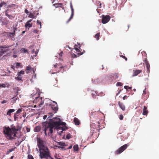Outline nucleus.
<instances>
[{"label":"nucleus","mask_w":159,"mask_h":159,"mask_svg":"<svg viewBox=\"0 0 159 159\" xmlns=\"http://www.w3.org/2000/svg\"><path fill=\"white\" fill-rule=\"evenodd\" d=\"M110 19V16L108 15H106L104 16V15L102 16V23L104 24H106L107 23Z\"/></svg>","instance_id":"nucleus-9"},{"label":"nucleus","mask_w":159,"mask_h":159,"mask_svg":"<svg viewBox=\"0 0 159 159\" xmlns=\"http://www.w3.org/2000/svg\"><path fill=\"white\" fill-rule=\"evenodd\" d=\"M74 121L75 124L76 125H79L80 124L79 120L77 118L75 117L74 118Z\"/></svg>","instance_id":"nucleus-18"},{"label":"nucleus","mask_w":159,"mask_h":159,"mask_svg":"<svg viewBox=\"0 0 159 159\" xmlns=\"http://www.w3.org/2000/svg\"><path fill=\"white\" fill-rule=\"evenodd\" d=\"M51 122L50 120L49 121H46L43 123V126L44 127V131L45 135L47 136V131H48V134H52L53 132V129L54 128L52 127V126L50 125V123Z\"/></svg>","instance_id":"nucleus-4"},{"label":"nucleus","mask_w":159,"mask_h":159,"mask_svg":"<svg viewBox=\"0 0 159 159\" xmlns=\"http://www.w3.org/2000/svg\"><path fill=\"white\" fill-rule=\"evenodd\" d=\"M15 5L14 4H12L11 5H9L8 6V7H14L15 6Z\"/></svg>","instance_id":"nucleus-52"},{"label":"nucleus","mask_w":159,"mask_h":159,"mask_svg":"<svg viewBox=\"0 0 159 159\" xmlns=\"http://www.w3.org/2000/svg\"><path fill=\"white\" fill-rule=\"evenodd\" d=\"M37 23L38 25H39V29H41V25L40 21L39 20H37Z\"/></svg>","instance_id":"nucleus-38"},{"label":"nucleus","mask_w":159,"mask_h":159,"mask_svg":"<svg viewBox=\"0 0 159 159\" xmlns=\"http://www.w3.org/2000/svg\"><path fill=\"white\" fill-rule=\"evenodd\" d=\"M148 111L147 110V107L145 106H144L142 114L143 115H146L148 113Z\"/></svg>","instance_id":"nucleus-15"},{"label":"nucleus","mask_w":159,"mask_h":159,"mask_svg":"<svg viewBox=\"0 0 159 159\" xmlns=\"http://www.w3.org/2000/svg\"><path fill=\"white\" fill-rule=\"evenodd\" d=\"M7 24V23H6V22H5L3 20L2 21V25H5Z\"/></svg>","instance_id":"nucleus-54"},{"label":"nucleus","mask_w":159,"mask_h":159,"mask_svg":"<svg viewBox=\"0 0 159 159\" xmlns=\"http://www.w3.org/2000/svg\"><path fill=\"white\" fill-rule=\"evenodd\" d=\"M54 68H56V70L57 72H59L61 71V70L64 68V67L61 64H56L54 65Z\"/></svg>","instance_id":"nucleus-11"},{"label":"nucleus","mask_w":159,"mask_h":159,"mask_svg":"<svg viewBox=\"0 0 159 159\" xmlns=\"http://www.w3.org/2000/svg\"><path fill=\"white\" fill-rule=\"evenodd\" d=\"M26 130L27 132H29L30 131V129L29 128H28L27 127L26 128Z\"/></svg>","instance_id":"nucleus-56"},{"label":"nucleus","mask_w":159,"mask_h":159,"mask_svg":"<svg viewBox=\"0 0 159 159\" xmlns=\"http://www.w3.org/2000/svg\"><path fill=\"white\" fill-rule=\"evenodd\" d=\"M53 115V114H52V113H49L48 114V115H47L48 116V120H49V121H50L49 119H50V118Z\"/></svg>","instance_id":"nucleus-28"},{"label":"nucleus","mask_w":159,"mask_h":159,"mask_svg":"<svg viewBox=\"0 0 159 159\" xmlns=\"http://www.w3.org/2000/svg\"><path fill=\"white\" fill-rule=\"evenodd\" d=\"M98 125L97 126L94 128V130L93 131L95 132H97V131H98L100 129H102V128H104L103 125H100V123L99 122H98Z\"/></svg>","instance_id":"nucleus-13"},{"label":"nucleus","mask_w":159,"mask_h":159,"mask_svg":"<svg viewBox=\"0 0 159 159\" xmlns=\"http://www.w3.org/2000/svg\"><path fill=\"white\" fill-rule=\"evenodd\" d=\"M14 148H11V149H9V150H8L7 152L6 153V154H9L10 152L13 151L14 150Z\"/></svg>","instance_id":"nucleus-37"},{"label":"nucleus","mask_w":159,"mask_h":159,"mask_svg":"<svg viewBox=\"0 0 159 159\" xmlns=\"http://www.w3.org/2000/svg\"><path fill=\"white\" fill-rule=\"evenodd\" d=\"M42 98H40L39 97H37L36 98V99L34 101H37V100H40V103L39 104V106L40 107H41V106L43 104L44 101L43 100H42Z\"/></svg>","instance_id":"nucleus-17"},{"label":"nucleus","mask_w":159,"mask_h":159,"mask_svg":"<svg viewBox=\"0 0 159 159\" xmlns=\"http://www.w3.org/2000/svg\"><path fill=\"white\" fill-rule=\"evenodd\" d=\"M32 24H30V23H28L27 22H26V23L25 24V27L26 28H28V29H29V28L32 27Z\"/></svg>","instance_id":"nucleus-22"},{"label":"nucleus","mask_w":159,"mask_h":159,"mask_svg":"<svg viewBox=\"0 0 159 159\" xmlns=\"http://www.w3.org/2000/svg\"><path fill=\"white\" fill-rule=\"evenodd\" d=\"M54 103V104H47V105H49L50 106H51V107L54 111H55V112H54V113H55L57 112V111L58 110V105L57 104V103L54 101H52Z\"/></svg>","instance_id":"nucleus-8"},{"label":"nucleus","mask_w":159,"mask_h":159,"mask_svg":"<svg viewBox=\"0 0 159 159\" xmlns=\"http://www.w3.org/2000/svg\"><path fill=\"white\" fill-rule=\"evenodd\" d=\"M6 4V3L3 1H2L0 3V7H2L3 5H5Z\"/></svg>","instance_id":"nucleus-36"},{"label":"nucleus","mask_w":159,"mask_h":159,"mask_svg":"<svg viewBox=\"0 0 159 159\" xmlns=\"http://www.w3.org/2000/svg\"><path fill=\"white\" fill-rule=\"evenodd\" d=\"M39 157L41 159H48V157L51 159H53L50 156V153L48 148L44 147V148L39 149Z\"/></svg>","instance_id":"nucleus-3"},{"label":"nucleus","mask_w":159,"mask_h":159,"mask_svg":"<svg viewBox=\"0 0 159 159\" xmlns=\"http://www.w3.org/2000/svg\"><path fill=\"white\" fill-rule=\"evenodd\" d=\"M100 36V33H99L96 34L94 36L95 38L97 40H98L99 39Z\"/></svg>","instance_id":"nucleus-26"},{"label":"nucleus","mask_w":159,"mask_h":159,"mask_svg":"<svg viewBox=\"0 0 159 159\" xmlns=\"http://www.w3.org/2000/svg\"><path fill=\"white\" fill-rule=\"evenodd\" d=\"M28 159H34L33 157L31 155H28Z\"/></svg>","instance_id":"nucleus-43"},{"label":"nucleus","mask_w":159,"mask_h":159,"mask_svg":"<svg viewBox=\"0 0 159 159\" xmlns=\"http://www.w3.org/2000/svg\"><path fill=\"white\" fill-rule=\"evenodd\" d=\"M73 148L75 151H77L78 150V146L77 145H75L73 146Z\"/></svg>","instance_id":"nucleus-31"},{"label":"nucleus","mask_w":159,"mask_h":159,"mask_svg":"<svg viewBox=\"0 0 159 159\" xmlns=\"http://www.w3.org/2000/svg\"><path fill=\"white\" fill-rule=\"evenodd\" d=\"M41 130V128L39 126H37L34 128V131L35 132H39Z\"/></svg>","instance_id":"nucleus-24"},{"label":"nucleus","mask_w":159,"mask_h":159,"mask_svg":"<svg viewBox=\"0 0 159 159\" xmlns=\"http://www.w3.org/2000/svg\"><path fill=\"white\" fill-rule=\"evenodd\" d=\"M20 66V63H17L16 64V68H18Z\"/></svg>","instance_id":"nucleus-46"},{"label":"nucleus","mask_w":159,"mask_h":159,"mask_svg":"<svg viewBox=\"0 0 159 159\" xmlns=\"http://www.w3.org/2000/svg\"><path fill=\"white\" fill-rule=\"evenodd\" d=\"M146 68L148 72L149 73L150 71V66L149 64H148L146 65Z\"/></svg>","instance_id":"nucleus-27"},{"label":"nucleus","mask_w":159,"mask_h":159,"mask_svg":"<svg viewBox=\"0 0 159 159\" xmlns=\"http://www.w3.org/2000/svg\"><path fill=\"white\" fill-rule=\"evenodd\" d=\"M20 129V128L16 129L15 126H11V128L9 127H5L3 128V132L6 135V138L9 140H12L16 136L17 131Z\"/></svg>","instance_id":"nucleus-1"},{"label":"nucleus","mask_w":159,"mask_h":159,"mask_svg":"<svg viewBox=\"0 0 159 159\" xmlns=\"http://www.w3.org/2000/svg\"><path fill=\"white\" fill-rule=\"evenodd\" d=\"M29 17L30 18H33L34 15L32 13H30L29 15Z\"/></svg>","instance_id":"nucleus-55"},{"label":"nucleus","mask_w":159,"mask_h":159,"mask_svg":"<svg viewBox=\"0 0 159 159\" xmlns=\"http://www.w3.org/2000/svg\"><path fill=\"white\" fill-rule=\"evenodd\" d=\"M32 21V20L30 19L29 20L27 21V22H28V23H30Z\"/></svg>","instance_id":"nucleus-62"},{"label":"nucleus","mask_w":159,"mask_h":159,"mask_svg":"<svg viewBox=\"0 0 159 159\" xmlns=\"http://www.w3.org/2000/svg\"><path fill=\"white\" fill-rule=\"evenodd\" d=\"M31 69V67L30 66H28L26 67V73L27 74L29 72L28 71H29Z\"/></svg>","instance_id":"nucleus-33"},{"label":"nucleus","mask_w":159,"mask_h":159,"mask_svg":"<svg viewBox=\"0 0 159 159\" xmlns=\"http://www.w3.org/2000/svg\"><path fill=\"white\" fill-rule=\"evenodd\" d=\"M22 111V110L21 109L19 108L18 109V110L17 111L16 113L17 114H18L20 113Z\"/></svg>","instance_id":"nucleus-45"},{"label":"nucleus","mask_w":159,"mask_h":159,"mask_svg":"<svg viewBox=\"0 0 159 159\" xmlns=\"http://www.w3.org/2000/svg\"><path fill=\"white\" fill-rule=\"evenodd\" d=\"M38 146L39 149L41 148H44V147H47L46 146L44 145V141L40 138H38L37 139Z\"/></svg>","instance_id":"nucleus-7"},{"label":"nucleus","mask_w":159,"mask_h":159,"mask_svg":"<svg viewBox=\"0 0 159 159\" xmlns=\"http://www.w3.org/2000/svg\"><path fill=\"white\" fill-rule=\"evenodd\" d=\"M15 111V110L14 109H9L7 112V115L9 116H11V113L14 112Z\"/></svg>","instance_id":"nucleus-20"},{"label":"nucleus","mask_w":159,"mask_h":159,"mask_svg":"<svg viewBox=\"0 0 159 159\" xmlns=\"http://www.w3.org/2000/svg\"><path fill=\"white\" fill-rule=\"evenodd\" d=\"M7 102V101H6V100H4L3 101L1 102V103H2V104H4V103H6Z\"/></svg>","instance_id":"nucleus-57"},{"label":"nucleus","mask_w":159,"mask_h":159,"mask_svg":"<svg viewBox=\"0 0 159 159\" xmlns=\"http://www.w3.org/2000/svg\"><path fill=\"white\" fill-rule=\"evenodd\" d=\"M6 33L10 37H13L14 35L15 34V30H14L13 32L12 33L6 32Z\"/></svg>","instance_id":"nucleus-21"},{"label":"nucleus","mask_w":159,"mask_h":159,"mask_svg":"<svg viewBox=\"0 0 159 159\" xmlns=\"http://www.w3.org/2000/svg\"><path fill=\"white\" fill-rule=\"evenodd\" d=\"M49 120L51 123L50 125L52 126L54 129H61L62 131H63L66 129H67V128L65 126L66 124V123L60 121H55V118L49 119Z\"/></svg>","instance_id":"nucleus-2"},{"label":"nucleus","mask_w":159,"mask_h":159,"mask_svg":"<svg viewBox=\"0 0 159 159\" xmlns=\"http://www.w3.org/2000/svg\"><path fill=\"white\" fill-rule=\"evenodd\" d=\"M11 68L13 69L14 70H15V66H11Z\"/></svg>","instance_id":"nucleus-61"},{"label":"nucleus","mask_w":159,"mask_h":159,"mask_svg":"<svg viewBox=\"0 0 159 159\" xmlns=\"http://www.w3.org/2000/svg\"><path fill=\"white\" fill-rule=\"evenodd\" d=\"M8 9H7V11H6L5 12V14L7 16L9 19H11V18H13L14 17L11 15H10L8 14Z\"/></svg>","instance_id":"nucleus-23"},{"label":"nucleus","mask_w":159,"mask_h":159,"mask_svg":"<svg viewBox=\"0 0 159 159\" xmlns=\"http://www.w3.org/2000/svg\"><path fill=\"white\" fill-rule=\"evenodd\" d=\"M58 144L59 145L64 146H65V143L62 142H59L58 143Z\"/></svg>","instance_id":"nucleus-34"},{"label":"nucleus","mask_w":159,"mask_h":159,"mask_svg":"<svg viewBox=\"0 0 159 159\" xmlns=\"http://www.w3.org/2000/svg\"><path fill=\"white\" fill-rule=\"evenodd\" d=\"M124 88L127 89L128 90V89H132V87H129L128 86H125L124 87Z\"/></svg>","instance_id":"nucleus-42"},{"label":"nucleus","mask_w":159,"mask_h":159,"mask_svg":"<svg viewBox=\"0 0 159 159\" xmlns=\"http://www.w3.org/2000/svg\"><path fill=\"white\" fill-rule=\"evenodd\" d=\"M122 85V84L120 82H117L116 83V85L118 86H121Z\"/></svg>","instance_id":"nucleus-44"},{"label":"nucleus","mask_w":159,"mask_h":159,"mask_svg":"<svg viewBox=\"0 0 159 159\" xmlns=\"http://www.w3.org/2000/svg\"><path fill=\"white\" fill-rule=\"evenodd\" d=\"M71 137V135L70 133L68 134L66 136V138L68 139Z\"/></svg>","instance_id":"nucleus-40"},{"label":"nucleus","mask_w":159,"mask_h":159,"mask_svg":"<svg viewBox=\"0 0 159 159\" xmlns=\"http://www.w3.org/2000/svg\"><path fill=\"white\" fill-rule=\"evenodd\" d=\"M142 98L143 99V100H146L148 98V96L146 94V95H144V96H143V94H142Z\"/></svg>","instance_id":"nucleus-41"},{"label":"nucleus","mask_w":159,"mask_h":159,"mask_svg":"<svg viewBox=\"0 0 159 159\" xmlns=\"http://www.w3.org/2000/svg\"><path fill=\"white\" fill-rule=\"evenodd\" d=\"M21 51L23 52L24 53H26L27 52V50L26 49H25V48H23L21 49Z\"/></svg>","instance_id":"nucleus-48"},{"label":"nucleus","mask_w":159,"mask_h":159,"mask_svg":"<svg viewBox=\"0 0 159 159\" xmlns=\"http://www.w3.org/2000/svg\"><path fill=\"white\" fill-rule=\"evenodd\" d=\"M24 72L25 71H24L21 70L18 73V75L19 76H20L21 74H24Z\"/></svg>","instance_id":"nucleus-35"},{"label":"nucleus","mask_w":159,"mask_h":159,"mask_svg":"<svg viewBox=\"0 0 159 159\" xmlns=\"http://www.w3.org/2000/svg\"><path fill=\"white\" fill-rule=\"evenodd\" d=\"M70 7L71 9V13L70 18L66 22L67 23H68L70 21L71 19L73 18V16H74V10L71 2L70 3Z\"/></svg>","instance_id":"nucleus-12"},{"label":"nucleus","mask_w":159,"mask_h":159,"mask_svg":"<svg viewBox=\"0 0 159 159\" xmlns=\"http://www.w3.org/2000/svg\"><path fill=\"white\" fill-rule=\"evenodd\" d=\"M15 79L18 80H22V78L20 76H19L15 77Z\"/></svg>","instance_id":"nucleus-39"},{"label":"nucleus","mask_w":159,"mask_h":159,"mask_svg":"<svg viewBox=\"0 0 159 159\" xmlns=\"http://www.w3.org/2000/svg\"><path fill=\"white\" fill-rule=\"evenodd\" d=\"M47 116H48L47 115H44L43 116V119L44 120L45 119L47 118Z\"/></svg>","instance_id":"nucleus-60"},{"label":"nucleus","mask_w":159,"mask_h":159,"mask_svg":"<svg viewBox=\"0 0 159 159\" xmlns=\"http://www.w3.org/2000/svg\"><path fill=\"white\" fill-rule=\"evenodd\" d=\"M34 52H35V54L34 55V57H36L38 53V52L36 51L35 52L34 50V49H33L31 51V53L32 54H33Z\"/></svg>","instance_id":"nucleus-32"},{"label":"nucleus","mask_w":159,"mask_h":159,"mask_svg":"<svg viewBox=\"0 0 159 159\" xmlns=\"http://www.w3.org/2000/svg\"><path fill=\"white\" fill-rule=\"evenodd\" d=\"M6 84H0V87H3V88H5L6 87Z\"/></svg>","instance_id":"nucleus-51"},{"label":"nucleus","mask_w":159,"mask_h":159,"mask_svg":"<svg viewBox=\"0 0 159 159\" xmlns=\"http://www.w3.org/2000/svg\"><path fill=\"white\" fill-rule=\"evenodd\" d=\"M63 4L61 3H57L55 4H54L53 5L55 7V8H57L58 7H61V6H62Z\"/></svg>","instance_id":"nucleus-19"},{"label":"nucleus","mask_w":159,"mask_h":159,"mask_svg":"<svg viewBox=\"0 0 159 159\" xmlns=\"http://www.w3.org/2000/svg\"><path fill=\"white\" fill-rule=\"evenodd\" d=\"M122 57L123 58H124V59H125V60L126 61H127V58L126 57H125V56H123Z\"/></svg>","instance_id":"nucleus-64"},{"label":"nucleus","mask_w":159,"mask_h":159,"mask_svg":"<svg viewBox=\"0 0 159 159\" xmlns=\"http://www.w3.org/2000/svg\"><path fill=\"white\" fill-rule=\"evenodd\" d=\"M17 118V116H14V120H16Z\"/></svg>","instance_id":"nucleus-63"},{"label":"nucleus","mask_w":159,"mask_h":159,"mask_svg":"<svg viewBox=\"0 0 159 159\" xmlns=\"http://www.w3.org/2000/svg\"><path fill=\"white\" fill-rule=\"evenodd\" d=\"M119 118L120 120H122L124 118V116L122 115L121 114L120 115Z\"/></svg>","instance_id":"nucleus-47"},{"label":"nucleus","mask_w":159,"mask_h":159,"mask_svg":"<svg viewBox=\"0 0 159 159\" xmlns=\"http://www.w3.org/2000/svg\"><path fill=\"white\" fill-rule=\"evenodd\" d=\"M77 46V45H76L75 44V46H74L75 48H73V49H75V50L76 52H79L78 53V56H80V55H82L83 54L84 52H80V51L79 50V49L78 48H77L76 47Z\"/></svg>","instance_id":"nucleus-16"},{"label":"nucleus","mask_w":159,"mask_h":159,"mask_svg":"<svg viewBox=\"0 0 159 159\" xmlns=\"http://www.w3.org/2000/svg\"><path fill=\"white\" fill-rule=\"evenodd\" d=\"M25 12L26 14H28L29 13L27 9H25Z\"/></svg>","instance_id":"nucleus-59"},{"label":"nucleus","mask_w":159,"mask_h":159,"mask_svg":"<svg viewBox=\"0 0 159 159\" xmlns=\"http://www.w3.org/2000/svg\"><path fill=\"white\" fill-rule=\"evenodd\" d=\"M146 89H145L143 91V96H144V95H146Z\"/></svg>","instance_id":"nucleus-53"},{"label":"nucleus","mask_w":159,"mask_h":159,"mask_svg":"<svg viewBox=\"0 0 159 159\" xmlns=\"http://www.w3.org/2000/svg\"><path fill=\"white\" fill-rule=\"evenodd\" d=\"M142 72V69H134L133 70V74L132 75V77L137 76Z\"/></svg>","instance_id":"nucleus-10"},{"label":"nucleus","mask_w":159,"mask_h":159,"mask_svg":"<svg viewBox=\"0 0 159 159\" xmlns=\"http://www.w3.org/2000/svg\"><path fill=\"white\" fill-rule=\"evenodd\" d=\"M33 32L34 33H36L38 32V30L36 29L34 30H33Z\"/></svg>","instance_id":"nucleus-58"},{"label":"nucleus","mask_w":159,"mask_h":159,"mask_svg":"<svg viewBox=\"0 0 159 159\" xmlns=\"http://www.w3.org/2000/svg\"><path fill=\"white\" fill-rule=\"evenodd\" d=\"M119 77L118 76V73H115L112 76L113 78L114 79H117Z\"/></svg>","instance_id":"nucleus-29"},{"label":"nucleus","mask_w":159,"mask_h":159,"mask_svg":"<svg viewBox=\"0 0 159 159\" xmlns=\"http://www.w3.org/2000/svg\"><path fill=\"white\" fill-rule=\"evenodd\" d=\"M10 47V46H7L6 45L0 46V54L2 55L5 53L8 52L10 50L9 48Z\"/></svg>","instance_id":"nucleus-6"},{"label":"nucleus","mask_w":159,"mask_h":159,"mask_svg":"<svg viewBox=\"0 0 159 159\" xmlns=\"http://www.w3.org/2000/svg\"><path fill=\"white\" fill-rule=\"evenodd\" d=\"M71 57L72 58H76L77 57V55L74 53H73L72 54Z\"/></svg>","instance_id":"nucleus-49"},{"label":"nucleus","mask_w":159,"mask_h":159,"mask_svg":"<svg viewBox=\"0 0 159 159\" xmlns=\"http://www.w3.org/2000/svg\"><path fill=\"white\" fill-rule=\"evenodd\" d=\"M3 21H4L5 22H6V23H7V24L9 23V20H7V19H5L3 20Z\"/></svg>","instance_id":"nucleus-50"},{"label":"nucleus","mask_w":159,"mask_h":159,"mask_svg":"<svg viewBox=\"0 0 159 159\" xmlns=\"http://www.w3.org/2000/svg\"><path fill=\"white\" fill-rule=\"evenodd\" d=\"M129 146V144L127 143L121 146L120 148L115 151V154L117 155L120 154L125 150Z\"/></svg>","instance_id":"nucleus-5"},{"label":"nucleus","mask_w":159,"mask_h":159,"mask_svg":"<svg viewBox=\"0 0 159 159\" xmlns=\"http://www.w3.org/2000/svg\"><path fill=\"white\" fill-rule=\"evenodd\" d=\"M118 105L120 108L123 111H125V107L124 104L121 102H118Z\"/></svg>","instance_id":"nucleus-14"},{"label":"nucleus","mask_w":159,"mask_h":159,"mask_svg":"<svg viewBox=\"0 0 159 159\" xmlns=\"http://www.w3.org/2000/svg\"><path fill=\"white\" fill-rule=\"evenodd\" d=\"M144 53L145 54V55L146 57L144 58V59L143 60V61L145 63V64L146 65V64H147V63L148 64H149V63H148V61L147 59V58H146V57H147V56H146L147 55H146L145 52H144Z\"/></svg>","instance_id":"nucleus-25"},{"label":"nucleus","mask_w":159,"mask_h":159,"mask_svg":"<svg viewBox=\"0 0 159 159\" xmlns=\"http://www.w3.org/2000/svg\"><path fill=\"white\" fill-rule=\"evenodd\" d=\"M95 93H92V95L93 97V98H96V94L97 95L99 96L100 95L99 94H98V92L97 91H95Z\"/></svg>","instance_id":"nucleus-30"}]
</instances>
